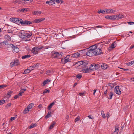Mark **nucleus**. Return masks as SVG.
I'll return each instance as SVG.
<instances>
[{"label":"nucleus","mask_w":134,"mask_h":134,"mask_svg":"<svg viewBox=\"0 0 134 134\" xmlns=\"http://www.w3.org/2000/svg\"><path fill=\"white\" fill-rule=\"evenodd\" d=\"M127 23L129 25H132L134 24V22L129 21L127 22Z\"/></svg>","instance_id":"nucleus-54"},{"label":"nucleus","mask_w":134,"mask_h":134,"mask_svg":"<svg viewBox=\"0 0 134 134\" xmlns=\"http://www.w3.org/2000/svg\"><path fill=\"white\" fill-rule=\"evenodd\" d=\"M52 56L54 58H59L62 57V55L60 54L58 52H52Z\"/></svg>","instance_id":"nucleus-5"},{"label":"nucleus","mask_w":134,"mask_h":134,"mask_svg":"<svg viewBox=\"0 0 134 134\" xmlns=\"http://www.w3.org/2000/svg\"><path fill=\"white\" fill-rule=\"evenodd\" d=\"M70 57V55H67L65 58L64 60L66 63L68 62H70L71 61V59L69 58Z\"/></svg>","instance_id":"nucleus-16"},{"label":"nucleus","mask_w":134,"mask_h":134,"mask_svg":"<svg viewBox=\"0 0 134 134\" xmlns=\"http://www.w3.org/2000/svg\"><path fill=\"white\" fill-rule=\"evenodd\" d=\"M11 36H9L8 34H6L5 35L4 37L6 40L9 41L11 40Z\"/></svg>","instance_id":"nucleus-15"},{"label":"nucleus","mask_w":134,"mask_h":134,"mask_svg":"<svg viewBox=\"0 0 134 134\" xmlns=\"http://www.w3.org/2000/svg\"><path fill=\"white\" fill-rule=\"evenodd\" d=\"M57 3H59L61 2L62 3H63V1L62 0H55Z\"/></svg>","instance_id":"nucleus-41"},{"label":"nucleus","mask_w":134,"mask_h":134,"mask_svg":"<svg viewBox=\"0 0 134 134\" xmlns=\"http://www.w3.org/2000/svg\"><path fill=\"white\" fill-rule=\"evenodd\" d=\"M96 91H97V90H96V89H94L93 90L94 92L93 93V94L94 96L95 95V93L96 92Z\"/></svg>","instance_id":"nucleus-61"},{"label":"nucleus","mask_w":134,"mask_h":134,"mask_svg":"<svg viewBox=\"0 0 134 134\" xmlns=\"http://www.w3.org/2000/svg\"><path fill=\"white\" fill-rule=\"evenodd\" d=\"M22 20L21 19H19V18H16L15 23L18 25H19L21 23V22L22 21Z\"/></svg>","instance_id":"nucleus-19"},{"label":"nucleus","mask_w":134,"mask_h":134,"mask_svg":"<svg viewBox=\"0 0 134 134\" xmlns=\"http://www.w3.org/2000/svg\"><path fill=\"white\" fill-rule=\"evenodd\" d=\"M34 106V104L32 103H31L29 104L27 107V108L29 110L30 109H31Z\"/></svg>","instance_id":"nucleus-31"},{"label":"nucleus","mask_w":134,"mask_h":134,"mask_svg":"<svg viewBox=\"0 0 134 134\" xmlns=\"http://www.w3.org/2000/svg\"><path fill=\"white\" fill-rule=\"evenodd\" d=\"M101 66V63L96 64L93 63L91 65L89 69H87L85 71V72H90L92 70L97 69Z\"/></svg>","instance_id":"nucleus-2"},{"label":"nucleus","mask_w":134,"mask_h":134,"mask_svg":"<svg viewBox=\"0 0 134 134\" xmlns=\"http://www.w3.org/2000/svg\"><path fill=\"white\" fill-rule=\"evenodd\" d=\"M116 43L115 41L114 42L111 44V46L110 47L112 48H115L116 45Z\"/></svg>","instance_id":"nucleus-30"},{"label":"nucleus","mask_w":134,"mask_h":134,"mask_svg":"<svg viewBox=\"0 0 134 134\" xmlns=\"http://www.w3.org/2000/svg\"><path fill=\"white\" fill-rule=\"evenodd\" d=\"M55 103L54 102H53L52 103H50L48 106V109L49 110H51V108L52 107V106Z\"/></svg>","instance_id":"nucleus-26"},{"label":"nucleus","mask_w":134,"mask_h":134,"mask_svg":"<svg viewBox=\"0 0 134 134\" xmlns=\"http://www.w3.org/2000/svg\"><path fill=\"white\" fill-rule=\"evenodd\" d=\"M29 111V110L27 107L24 110L23 113L24 114H26L28 113Z\"/></svg>","instance_id":"nucleus-34"},{"label":"nucleus","mask_w":134,"mask_h":134,"mask_svg":"<svg viewBox=\"0 0 134 134\" xmlns=\"http://www.w3.org/2000/svg\"><path fill=\"white\" fill-rule=\"evenodd\" d=\"M50 47L48 46H47L45 47H44V49H48L49 48H50Z\"/></svg>","instance_id":"nucleus-57"},{"label":"nucleus","mask_w":134,"mask_h":134,"mask_svg":"<svg viewBox=\"0 0 134 134\" xmlns=\"http://www.w3.org/2000/svg\"><path fill=\"white\" fill-rule=\"evenodd\" d=\"M113 93L112 92H111L109 94V96L108 99H112L113 96Z\"/></svg>","instance_id":"nucleus-37"},{"label":"nucleus","mask_w":134,"mask_h":134,"mask_svg":"<svg viewBox=\"0 0 134 134\" xmlns=\"http://www.w3.org/2000/svg\"><path fill=\"white\" fill-rule=\"evenodd\" d=\"M106 13L107 14H108L115 13L116 12V10L112 9H106Z\"/></svg>","instance_id":"nucleus-13"},{"label":"nucleus","mask_w":134,"mask_h":134,"mask_svg":"<svg viewBox=\"0 0 134 134\" xmlns=\"http://www.w3.org/2000/svg\"><path fill=\"white\" fill-rule=\"evenodd\" d=\"M46 3L47 4H49V5H52L53 4H54L55 3H54V2L47 1L46 2Z\"/></svg>","instance_id":"nucleus-32"},{"label":"nucleus","mask_w":134,"mask_h":134,"mask_svg":"<svg viewBox=\"0 0 134 134\" xmlns=\"http://www.w3.org/2000/svg\"><path fill=\"white\" fill-rule=\"evenodd\" d=\"M12 93V91H9L7 93V95L9 96V97H10Z\"/></svg>","instance_id":"nucleus-51"},{"label":"nucleus","mask_w":134,"mask_h":134,"mask_svg":"<svg viewBox=\"0 0 134 134\" xmlns=\"http://www.w3.org/2000/svg\"><path fill=\"white\" fill-rule=\"evenodd\" d=\"M5 101L4 100H1L0 101V105L2 104L5 102Z\"/></svg>","instance_id":"nucleus-44"},{"label":"nucleus","mask_w":134,"mask_h":134,"mask_svg":"<svg viewBox=\"0 0 134 134\" xmlns=\"http://www.w3.org/2000/svg\"><path fill=\"white\" fill-rule=\"evenodd\" d=\"M134 47V45L132 46H131L130 47V49H131L133 48Z\"/></svg>","instance_id":"nucleus-64"},{"label":"nucleus","mask_w":134,"mask_h":134,"mask_svg":"<svg viewBox=\"0 0 134 134\" xmlns=\"http://www.w3.org/2000/svg\"><path fill=\"white\" fill-rule=\"evenodd\" d=\"M109 86H110L111 88H113L114 86V83H110L109 85Z\"/></svg>","instance_id":"nucleus-50"},{"label":"nucleus","mask_w":134,"mask_h":134,"mask_svg":"<svg viewBox=\"0 0 134 134\" xmlns=\"http://www.w3.org/2000/svg\"><path fill=\"white\" fill-rule=\"evenodd\" d=\"M114 91L116 94H120L121 93V92L119 89V86H117L114 88Z\"/></svg>","instance_id":"nucleus-7"},{"label":"nucleus","mask_w":134,"mask_h":134,"mask_svg":"<svg viewBox=\"0 0 134 134\" xmlns=\"http://www.w3.org/2000/svg\"><path fill=\"white\" fill-rule=\"evenodd\" d=\"M119 125L116 124L115 126V130L114 132H113L112 134H118L119 132Z\"/></svg>","instance_id":"nucleus-9"},{"label":"nucleus","mask_w":134,"mask_h":134,"mask_svg":"<svg viewBox=\"0 0 134 134\" xmlns=\"http://www.w3.org/2000/svg\"><path fill=\"white\" fill-rule=\"evenodd\" d=\"M101 67L103 69L105 70L108 68V66L106 64L103 63L102 64H101Z\"/></svg>","instance_id":"nucleus-18"},{"label":"nucleus","mask_w":134,"mask_h":134,"mask_svg":"<svg viewBox=\"0 0 134 134\" xmlns=\"http://www.w3.org/2000/svg\"><path fill=\"white\" fill-rule=\"evenodd\" d=\"M7 86V85H0V89L3 88L4 87H6Z\"/></svg>","instance_id":"nucleus-52"},{"label":"nucleus","mask_w":134,"mask_h":134,"mask_svg":"<svg viewBox=\"0 0 134 134\" xmlns=\"http://www.w3.org/2000/svg\"><path fill=\"white\" fill-rule=\"evenodd\" d=\"M10 46L13 48V52L15 53H16L18 52L19 49V48L16 46H14L13 44H10Z\"/></svg>","instance_id":"nucleus-4"},{"label":"nucleus","mask_w":134,"mask_h":134,"mask_svg":"<svg viewBox=\"0 0 134 134\" xmlns=\"http://www.w3.org/2000/svg\"><path fill=\"white\" fill-rule=\"evenodd\" d=\"M38 47V49L39 51L41 49H42L44 47L42 46H39Z\"/></svg>","instance_id":"nucleus-56"},{"label":"nucleus","mask_w":134,"mask_h":134,"mask_svg":"<svg viewBox=\"0 0 134 134\" xmlns=\"http://www.w3.org/2000/svg\"><path fill=\"white\" fill-rule=\"evenodd\" d=\"M31 70L30 69H27L25 70L24 72H23V74H26L27 73H29L31 72Z\"/></svg>","instance_id":"nucleus-28"},{"label":"nucleus","mask_w":134,"mask_h":134,"mask_svg":"<svg viewBox=\"0 0 134 134\" xmlns=\"http://www.w3.org/2000/svg\"><path fill=\"white\" fill-rule=\"evenodd\" d=\"M45 20V18H41L40 19H36L34 20L33 21V22L35 23H41L43 21Z\"/></svg>","instance_id":"nucleus-8"},{"label":"nucleus","mask_w":134,"mask_h":134,"mask_svg":"<svg viewBox=\"0 0 134 134\" xmlns=\"http://www.w3.org/2000/svg\"><path fill=\"white\" fill-rule=\"evenodd\" d=\"M27 9L26 8H23V9H20L17 10V12H27Z\"/></svg>","instance_id":"nucleus-17"},{"label":"nucleus","mask_w":134,"mask_h":134,"mask_svg":"<svg viewBox=\"0 0 134 134\" xmlns=\"http://www.w3.org/2000/svg\"><path fill=\"white\" fill-rule=\"evenodd\" d=\"M21 24L23 26H26V20L23 21L22 20L21 22Z\"/></svg>","instance_id":"nucleus-33"},{"label":"nucleus","mask_w":134,"mask_h":134,"mask_svg":"<svg viewBox=\"0 0 134 134\" xmlns=\"http://www.w3.org/2000/svg\"><path fill=\"white\" fill-rule=\"evenodd\" d=\"M31 57V55L30 54H27L23 56L21 58L22 59H25L26 58H28Z\"/></svg>","instance_id":"nucleus-27"},{"label":"nucleus","mask_w":134,"mask_h":134,"mask_svg":"<svg viewBox=\"0 0 134 134\" xmlns=\"http://www.w3.org/2000/svg\"><path fill=\"white\" fill-rule=\"evenodd\" d=\"M107 93V90H106V91H105L104 92V94L106 95Z\"/></svg>","instance_id":"nucleus-60"},{"label":"nucleus","mask_w":134,"mask_h":134,"mask_svg":"<svg viewBox=\"0 0 134 134\" xmlns=\"http://www.w3.org/2000/svg\"><path fill=\"white\" fill-rule=\"evenodd\" d=\"M86 93V92L85 91H84V92H80L79 93V94L80 96H84L85 95Z\"/></svg>","instance_id":"nucleus-42"},{"label":"nucleus","mask_w":134,"mask_h":134,"mask_svg":"<svg viewBox=\"0 0 134 134\" xmlns=\"http://www.w3.org/2000/svg\"><path fill=\"white\" fill-rule=\"evenodd\" d=\"M106 9H105V10L103 9H99L97 13H103L104 14H107L106 13Z\"/></svg>","instance_id":"nucleus-21"},{"label":"nucleus","mask_w":134,"mask_h":134,"mask_svg":"<svg viewBox=\"0 0 134 134\" xmlns=\"http://www.w3.org/2000/svg\"><path fill=\"white\" fill-rule=\"evenodd\" d=\"M76 77L78 79H80L82 77V75H81L78 74L76 76Z\"/></svg>","instance_id":"nucleus-49"},{"label":"nucleus","mask_w":134,"mask_h":134,"mask_svg":"<svg viewBox=\"0 0 134 134\" xmlns=\"http://www.w3.org/2000/svg\"><path fill=\"white\" fill-rule=\"evenodd\" d=\"M49 92H50V90H45L43 92V95H44L46 93H49Z\"/></svg>","instance_id":"nucleus-46"},{"label":"nucleus","mask_w":134,"mask_h":134,"mask_svg":"<svg viewBox=\"0 0 134 134\" xmlns=\"http://www.w3.org/2000/svg\"><path fill=\"white\" fill-rule=\"evenodd\" d=\"M51 114H53L50 111H49L45 116V119H47L48 118L50 117L51 116Z\"/></svg>","instance_id":"nucleus-22"},{"label":"nucleus","mask_w":134,"mask_h":134,"mask_svg":"<svg viewBox=\"0 0 134 134\" xmlns=\"http://www.w3.org/2000/svg\"><path fill=\"white\" fill-rule=\"evenodd\" d=\"M11 121H12V120H14L15 119V117H11Z\"/></svg>","instance_id":"nucleus-59"},{"label":"nucleus","mask_w":134,"mask_h":134,"mask_svg":"<svg viewBox=\"0 0 134 134\" xmlns=\"http://www.w3.org/2000/svg\"><path fill=\"white\" fill-rule=\"evenodd\" d=\"M80 56V54L78 52H77L73 54L72 57L74 58H77Z\"/></svg>","instance_id":"nucleus-20"},{"label":"nucleus","mask_w":134,"mask_h":134,"mask_svg":"<svg viewBox=\"0 0 134 134\" xmlns=\"http://www.w3.org/2000/svg\"><path fill=\"white\" fill-rule=\"evenodd\" d=\"M51 80L47 79L45 80L43 82V86H44L46 84L50 82Z\"/></svg>","instance_id":"nucleus-29"},{"label":"nucleus","mask_w":134,"mask_h":134,"mask_svg":"<svg viewBox=\"0 0 134 134\" xmlns=\"http://www.w3.org/2000/svg\"><path fill=\"white\" fill-rule=\"evenodd\" d=\"M10 64H12L11 66H12L13 65H17L19 64V60L16 59V60H14L13 62H12Z\"/></svg>","instance_id":"nucleus-12"},{"label":"nucleus","mask_w":134,"mask_h":134,"mask_svg":"<svg viewBox=\"0 0 134 134\" xmlns=\"http://www.w3.org/2000/svg\"><path fill=\"white\" fill-rule=\"evenodd\" d=\"M26 26L27 25H29L30 24H31L32 23V22L29 21L27 20H26Z\"/></svg>","instance_id":"nucleus-40"},{"label":"nucleus","mask_w":134,"mask_h":134,"mask_svg":"<svg viewBox=\"0 0 134 134\" xmlns=\"http://www.w3.org/2000/svg\"><path fill=\"white\" fill-rule=\"evenodd\" d=\"M39 51V50L38 49V47H34L32 48L31 52L34 54H36L38 53Z\"/></svg>","instance_id":"nucleus-6"},{"label":"nucleus","mask_w":134,"mask_h":134,"mask_svg":"<svg viewBox=\"0 0 134 134\" xmlns=\"http://www.w3.org/2000/svg\"><path fill=\"white\" fill-rule=\"evenodd\" d=\"M19 97V96H18V95H16L14 96V99H17V98H18Z\"/></svg>","instance_id":"nucleus-58"},{"label":"nucleus","mask_w":134,"mask_h":134,"mask_svg":"<svg viewBox=\"0 0 134 134\" xmlns=\"http://www.w3.org/2000/svg\"><path fill=\"white\" fill-rule=\"evenodd\" d=\"M19 34V36H20L21 38H25V33H20Z\"/></svg>","instance_id":"nucleus-23"},{"label":"nucleus","mask_w":134,"mask_h":134,"mask_svg":"<svg viewBox=\"0 0 134 134\" xmlns=\"http://www.w3.org/2000/svg\"><path fill=\"white\" fill-rule=\"evenodd\" d=\"M55 124L56 123L55 122H53V124L50 125L49 129H52Z\"/></svg>","instance_id":"nucleus-38"},{"label":"nucleus","mask_w":134,"mask_h":134,"mask_svg":"<svg viewBox=\"0 0 134 134\" xmlns=\"http://www.w3.org/2000/svg\"><path fill=\"white\" fill-rule=\"evenodd\" d=\"M80 119V117L78 116L76 117L75 120V121L76 122L77 121H79Z\"/></svg>","instance_id":"nucleus-43"},{"label":"nucleus","mask_w":134,"mask_h":134,"mask_svg":"<svg viewBox=\"0 0 134 134\" xmlns=\"http://www.w3.org/2000/svg\"><path fill=\"white\" fill-rule=\"evenodd\" d=\"M32 35V34L31 32H29V33H25V38H30V37Z\"/></svg>","instance_id":"nucleus-24"},{"label":"nucleus","mask_w":134,"mask_h":134,"mask_svg":"<svg viewBox=\"0 0 134 134\" xmlns=\"http://www.w3.org/2000/svg\"><path fill=\"white\" fill-rule=\"evenodd\" d=\"M22 0H16L15 1V2L17 3L18 4H21V3Z\"/></svg>","instance_id":"nucleus-48"},{"label":"nucleus","mask_w":134,"mask_h":134,"mask_svg":"<svg viewBox=\"0 0 134 134\" xmlns=\"http://www.w3.org/2000/svg\"><path fill=\"white\" fill-rule=\"evenodd\" d=\"M18 95V96H22V93H21V92H20L19 93V94Z\"/></svg>","instance_id":"nucleus-63"},{"label":"nucleus","mask_w":134,"mask_h":134,"mask_svg":"<svg viewBox=\"0 0 134 134\" xmlns=\"http://www.w3.org/2000/svg\"><path fill=\"white\" fill-rule=\"evenodd\" d=\"M54 72L53 70H51L47 71L46 74L47 75H52Z\"/></svg>","instance_id":"nucleus-14"},{"label":"nucleus","mask_w":134,"mask_h":134,"mask_svg":"<svg viewBox=\"0 0 134 134\" xmlns=\"http://www.w3.org/2000/svg\"><path fill=\"white\" fill-rule=\"evenodd\" d=\"M105 18L108 19H110L113 20H115V15H112L110 16L107 15L105 16Z\"/></svg>","instance_id":"nucleus-10"},{"label":"nucleus","mask_w":134,"mask_h":134,"mask_svg":"<svg viewBox=\"0 0 134 134\" xmlns=\"http://www.w3.org/2000/svg\"><path fill=\"white\" fill-rule=\"evenodd\" d=\"M36 68H38L39 66V64L38 63L35 64Z\"/></svg>","instance_id":"nucleus-62"},{"label":"nucleus","mask_w":134,"mask_h":134,"mask_svg":"<svg viewBox=\"0 0 134 134\" xmlns=\"http://www.w3.org/2000/svg\"><path fill=\"white\" fill-rule=\"evenodd\" d=\"M11 105V104L10 103H9L7 104L5 106L6 108H8V107H10Z\"/></svg>","instance_id":"nucleus-47"},{"label":"nucleus","mask_w":134,"mask_h":134,"mask_svg":"<svg viewBox=\"0 0 134 134\" xmlns=\"http://www.w3.org/2000/svg\"><path fill=\"white\" fill-rule=\"evenodd\" d=\"M16 18H12L10 19V20L11 21L15 23Z\"/></svg>","instance_id":"nucleus-36"},{"label":"nucleus","mask_w":134,"mask_h":134,"mask_svg":"<svg viewBox=\"0 0 134 134\" xmlns=\"http://www.w3.org/2000/svg\"><path fill=\"white\" fill-rule=\"evenodd\" d=\"M134 63V61H132L127 63L126 65L128 66H130Z\"/></svg>","instance_id":"nucleus-35"},{"label":"nucleus","mask_w":134,"mask_h":134,"mask_svg":"<svg viewBox=\"0 0 134 134\" xmlns=\"http://www.w3.org/2000/svg\"><path fill=\"white\" fill-rule=\"evenodd\" d=\"M97 27L98 28H102V26H101L100 25H98V26H95L94 27H92L93 28H95L96 27Z\"/></svg>","instance_id":"nucleus-53"},{"label":"nucleus","mask_w":134,"mask_h":134,"mask_svg":"<svg viewBox=\"0 0 134 134\" xmlns=\"http://www.w3.org/2000/svg\"><path fill=\"white\" fill-rule=\"evenodd\" d=\"M61 63H62V64H65L66 63L65 61L64 60V58H63L61 59Z\"/></svg>","instance_id":"nucleus-45"},{"label":"nucleus","mask_w":134,"mask_h":134,"mask_svg":"<svg viewBox=\"0 0 134 134\" xmlns=\"http://www.w3.org/2000/svg\"><path fill=\"white\" fill-rule=\"evenodd\" d=\"M34 67L32 66H31L29 67V69H30V70H31V71L33 70L34 69Z\"/></svg>","instance_id":"nucleus-55"},{"label":"nucleus","mask_w":134,"mask_h":134,"mask_svg":"<svg viewBox=\"0 0 134 134\" xmlns=\"http://www.w3.org/2000/svg\"><path fill=\"white\" fill-rule=\"evenodd\" d=\"M101 113L102 116L103 118H105V116L104 114V111L102 110L101 111Z\"/></svg>","instance_id":"nucleus-39"},{"label":"nucleus","mask_w":134,"mask_h":134,"mask_svg":"<svg viewBox=\"0 0 134 134\" xmlns=\"http://www.w3.org/2000/svg\"><path fill=\"white\" fill-rule=\"evenodd\" d=\"M80 63L81 65V68L82 69L83 72L84 73H88V72H85V71L87 70V69H89V68H88L87 66L88 64V62L86 61V62H85L83 61H80L78 62V63Z\"/></svg>","instance_id":"nucleus-3"},{"label":"nucleus","mask_w":134,"mask_h":134,"mask_svg":"<svg viewBox=\"0 0 134 134\" xmlns=\"http://www.w3.org/2000/svg\"><path fill=\"white\" fill-rule=\"evenodd\" d=\"M102 50L95 45L92 46L86 52V55L89 57L96 56L103 54Z\"/></svg>","instance_id":"nucleus-1"},{"label":"nucleus","mask_w":134,"mask_h":134,"mask_svg":"<svg viewBox=\"0 0 134 134\" xmlns=\"http://www.w3.org/2000/svg\"><path fill=\"white\" fill-rule=\"evenodd\" d=\"M36 125L37 124L35 123H33L30 125L29 126L28 128L29 129L32 128L36 126Z\"/></svg>","instance_id":"nucleus-25"},{"label":"nucleus","mask_w":134,"mask_h":134,"mask_svg":"<svg viewBox=\"0 0 134 134\" xmlns=\"http://www.w3.org/2000/svg\"><path fill=\"white\" fill-rule=\"evenodd\" d=\"M124 18V15L121 14H117L115 15V20H118Z\"/></svg>","instance_id":"nucleus-11"}]
</instances>
